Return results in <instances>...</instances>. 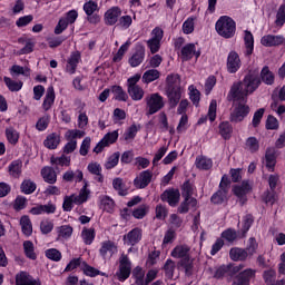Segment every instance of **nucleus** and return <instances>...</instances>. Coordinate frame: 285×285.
<instances>
[{
    "label": "nucleus",
    "mask_w": 285,
    "mask_h": 285,
    "mask_svg": "<svg viewBox=\"0 0 285 285\" xmlns=\"http://www.w3.org/2000/svg\"><path fill=\"white\" fill-rule=\"evenodd\" d=\"M89 122V118L87 116L86 111H79L78 116V128L81 130H85L87 128V125Z\"/></svg>",
    "instance_id": "0e129e2a"
},
{
    "label": "nucleus",
    "mask_w": 285,
    "mask_h": 285,
    "mask_svg": "<svg viewBox=\"0 0 285 285\" xmlns=\"http://www.w3.org/2000/svg\"><path fill=\"white\" fill-rule=\"evenodd\" d=\"M46 257L52 262H60L62 254L59 252V249H47Z\"/></svg>",
    "instance_id": "e2e57ef3"
},
{
    "label": "nucleus",
    "mask_w": 285,
    "mask_h": 285,
    "mask_svg": "<svg viewBox=\"0 0 285 285\" xmlns=\"http://www.w3.org/2000/svg\"><path fill=\"white\" fill-rule=\"evenodd\" d=\"M196 167L200 170H209L213 167V160L206 156H199L196 159Z\"/></svg>",
    "instance_id": "72a5a7b5"
},
{
    "label": "nucleus",
    "mask_w": 285,
    "mask_h": 285,
    "mask_svg": "<svg viewBox=\"0 0 285 285\" xmlns=\"http://www.w3.org/2000/svg\"><path fill=\"white\" fill-rule=\"evenodd\" d=\"M285 42V38L281 35H265L262 37L261 43L266 48L279 47Z\"/></svg>",
    "instance_id": "9d476101"
},
{
    "label": "nucleus",
    "mask_w": 285,
    "mask_h": 285,
    "mask_svg": "<svg viewBox=\"0 0 285 285\" xmlns=\"http://www.w3.org/2000/svg\"><path fill=\"white\" fill-rule=\"evenodd\" d=\"M3 81L6 86L8 87L9 91L11 92H18L21 90L23 82L21 80H13L10 77H3Z\"/></svg>",
    "instance_id": "7c9ffc66"
},
{
    "label": "nucleus",
    "mask_w": 285,
    "mask_h": 285,
    "mask_svg": "<svg viewBox=\"0 0 285 285\" xmlns=\"http://www.w3.org/2000/svg\"><path fill=\"white\" fill-rule=\"evenodd\" d=\"M119 137L118 130H114L105 135V137L96 145L94 153L100 154L106 147L115 144Z\"/></svg>",
    "instance_id": "0eeeda50"
},
{
    "label": "nucleus",
    "mask_w": 285,
    "mask_h": 285,
    "mask_svg": "<svg viewBox=\"0 0 285 285\" xmlns=\"http://www.w3.org/2000/svg\"><path fill=\"white\" fill-rule=\"evenodd\" d=\"M166 95L168 97L170 107L175 108L181 99L183 89H181V87L166 88Z\"/></svg>",
    "instance_id": "4468645a"
},
{
    "label": "nucleus",
    "mask_w": 285,
    "mask_h": 285,
    "mask_svg": "<svg viewBox=\"0 0 285 285\" xmlns=\"http://www.w3.org/2000/svg\"><path fill=\"white\" fill-rule=\"evenodd\" d=\"M147 115L153 116L165 107L164 97L159 92H153L146 97Z\"/></svg>",
    "instance_id": "39448f33"
},
{
    "label": "nucleus",
    "mask_w": 285,
    "mask_h": 285,
    "mask_svg": "<svg viewBox=\"0 0 285 285\" xmlns=\"http://www.w3.org/2000/svg\"><path fill=\"white\" fill-rule=\"evenodd\" d=\"M216 117H217V101L214 99L210 101L207 116L200 117L198 120V125H203L207 120H209L210 122H214L216 120Z\"/></svg>",
    "instance_id": "412c9836"
},
{
    "label": "nucleus",
    "mask_w": 285,
    "mask_h": 285,
    "mask_svg": "<svg viewBox=\"0 0 285 285\" xmlns=\"http://www.w3.org/2000/svg\"><path fill=\"white\" fill-rule=\"evenodd\" d=\"M51 164L55 166H66L68 167L70 165V157L62 155L61 157H51Z\"/></svg>",
    "instance_id": "13d9d810"
},
{
    "label": "nucleus",
    "mask_w": 285,
    "mask_h": 285,
    "mask_svg": "<svg viewBox=\"0 0 285 285\" xmlns=\"http://www.w3.org/2000/svg\"><path fill=\"white\" fill-rule=\"evenodd\" d=\"M259 85L261 79L258 76L249 73L245 77L243 82H236L233 85L228 94V100L245 102L246 97L256 91Z\"/></svg>",
    "instance_id": "f257e3e1"
},
{
    "label": "nucleus",
    "mask_w": 285,
    "mask_h": 285,
    "mask_svg": "<svg viewBox=\"0 0 285 285\" xmlns=\"http://www.w3.org/2000/svg\"><path fill=\"white\" fill-rule=\"evenodd\" d=\"M81 237H82V240H83V243L86 245H91L92 242L95 240L96 232L92 228H90V229H82Z\"/></svg>",
    "instance_id": "3c124183"
},
{
    "label": "nucleus",
    "mask_w": 285,
    "mask_h": 285,
    "mask_svg": "<svg viewBox=\"0 0 285 285\" xmlns=\"http://www.w3.org/2000/svg\"><path fill=\"white\" fill-rule=\"evenodd\" d=\"M190 247L188 245H177L171 252V256L177 259H187L189 257Z\"/></svg>",
    "instance_id": "5701e85b"
},
{
    "label": "nucleus",
    "mask_w": 285,
    "mask_h": 285,
    "mask_svg": "<svg viewBox=\"0 0 285 285\" xmlns=\"http://www.w3.org/2000/svg\"><path fill=\"white\" fill-rule=\"evenodd\" d=\"M265 165L269 171H274L276 165V154L274 148H268L266 150Z\"/></svg>",
    "instance_id": "cd10ccee"
},
{
    "label": "nucleus",
    "mask_w": 285,
    "mask_h": 285,
    "mask_svg": "<svg viewBox=\"0 0 285 285\" xmlns=\"http://www.w3.org/2000/svg\"><path fill=\"white\" fill-rule=\"evenodd\" d=\"M88 171L95 176H97V180L99 183H102L104 181V176L101 175V171H102V168L100 166L99 163L97 161H91L89 163L88 165Z\"/></svg>",
    "instance_id": "f704fd0d"
},
{
    "label": "nucleus",
    "mask_w": 285,
    "mask_h": 285,
    "mask_svg": "<svg viewBox=\"0 0 285 285\" xmlns=\"http://www.w3.org/2000/svg\"><path fill=\"white\" fill-rule=\"evenodd\" d=\"M6 136L9 144L11 145H17V142L19 141V132L13 128H7Z\"/></svg>",
    "instance_id": "4d7b16f0"
},
{
    "label": "nucleus",
    "mask_w": 285,
    "mask_h": 285,
    "mask_svg": "<svg viewBox=\"0 0 285 285\" xmlns=\"http://www.w3.org/2000/svg\"><path fill=\"white\" fill-rule=\"evenodd\" d=\"M250 188L252 187L249 183L247 180H244L242 185H237L234 187V193L238 198L243 199L246 196V194L250 190Z\"/></svg>",
    "instance_id": "58836bf2"
},
{
    "label": "nucleus",
    "mask_w": 285,
    "mask_h": 285,
    "mask_svg": "<svg viewBox=\"0 0 285 285\" xmlns=\"http://www.w3.org/2000/svg\"><path fill=\"white\" fill-rule=\"evenodd\" d=\"M276 24L283 27L285 24V4L281 6L277 12Z\"/></svg>",
    "instance_id": "774afa93"
},
{
    "label": "nucleus",
    "mask_w": 285,
    "mask_h": 285,
    "mask_svg": "<svg viewBox=\"0 0 285 285\" xmlns=\"http://www.w3.org/2000/svg\"><path fill=\"white\" fill-rule=\"evenodd\" d=\"M111 92L114 98L118 101H126L128 99V95L120 86H112Z\"/></svg>",
    "instance_id": "de8ad7c7"
},
{
    "label": "nucleus",
    "mask_w": 285,
    "mask_h": 285,
    "mask_svg": "<svg viewBox=\"0 0 285 285\" xmlns=\"http://www.w3.org/2000/svg\"><path fill=\"white\" fill-rule=\"evenodd\" d=\"M258 248V243L256 242V238H249L248 246L245 249L248 254V257H252L256 254V250Z\"/></svg>",
    "instance_id": "338daca9"
},
{
    "label": "nucleus",
    "mask_w": 285,
    "mask_h": 285,
    "mask_svg": "<svg viewBox=\"0 0 285 285\" xmlns=\"http://www.w3.org/2000/svg\"><path fill=\"white\" fill-rule=\"evenodd\" d=\"M242 67V59L236 51H230L227 56V71L236 73Z\"/></svg>",
    "instance_id": "1a4fd4ad"
},
{
    "label": "nucleus",
    "mask_w": 285,
    "mask_h": 285,
    "mask_svg": "<svg viewBox=\"0 0 285 285\" xmlns=\"http://www.w3.org/2000/svg\"><path fill=\"white\" fill-rule=\"evenodd\" d=\"M151 178L153 173L150 170H144L135 178L134 185L138 189H144L150 184Z\"/></svg>",
    "instance_id": "2eb2a0df"
},
{
    "label": "nucleus",
    "mask_w": 285,
    "mask_h": 285,
    "mask_svg": "<svg viewBox=\"0 0 285 285\" xmlns=\"http://www.w3.org/2000/svg\"><path fill=\"white\" fill-rule=\"evenodd\" d=\"M119 153H114L112 155H110L105 164V168L108 170L115 168L119 163Z\"/></svg>",
    "instance_id": "6e6d98bb"
},
{
    "label": "nucleus",
    "mask_w": 285,
    "mask_h": 285,
    "mask_svg": "<svg viewBox=\"0 0 285 285\" xmlns=\"http://www.w3.org/2000/svg\"><path fill=\"white\" fill-rule=\"evenodd\" d=\"M141 236V229H138V227H136L135 229H131L130 233L124 236L125 244L128 246H135L140 242Z\"/></svg>",
    "instance_id": "a211bd4d"
},
{
    "label": "nucleus",
    "mask_w": 285,
    "mask_h": 285,
    "mask_svg": "<svg viewBox=\"0 0 285 285\" xmlns=\"http://www.w3.org/2000/svg\"><path fill=\"white\" fill-rule=\"evenodd\" d=\"M131 273V263L125 254L119 258V269L116 272V276L119 282H125L129 278Z\"/></svg>",
    "instance_id": "423d86ee"
},
{
    "label": "nucleus",
    "mask_w": 285,
    "mask_h": 285,
    "mask_svg": "<svg viewBox=\"0 0 285 285\" xmlns=\"http://www.w3.org/2000/svg\"><path fill=\"white\" fill-rule=\"evenodd\" d=\"M229 256L234 262H244L248 256V252L246 249H242L240 247H233L229 252Z\"/></svg>",
    "instance_id": "b1692460"
},
{
    "label": "nucleus",
    "mask_w": 285,
    "mask_h": 285,
    "mask_svg": "<svg viewBox=\"0 0 285 285\" xmlns=\"http://www.w3.org/2000/svg\"><path fill=\"white\" fill-rule=\"evenodd\" d=\"M227 200V189L220 188L212 196V202L216 205H220Z\"/></svg>",
    "instance_id": "a18cd8bd"
},
{
    "label": "nucleus",
    "mask_w": 285,
    "mask_h": 285,
    "mask_svg": "<svg viewBox=\"0 0 285 285\" xmlns=\"http://www.w3.org/2000/svg\"><path fill=\"white\" fill-rule=\"evenodd\" d=\"M167 89H175L176 87H180V76L178 73H170L166 79Z\"/></svg>",
    "instance_id": "09e8293b"
},
{
    "label": "nucleus",
    "mask_w": 285,
    "mask_h": 285,
    "mask_svg": "<svg viewBox=\"0 0 285 285\" xmlns=\"http://www.w3.org/2000/svg\"><path fill=\"white\" fill-rule=\"evenodd\" d=\"M80 61H81L80 52L79 51L71 52L67 61V67H66L67 72L70 75H73Z\"/></svg>",
    "instance_id": "6ab92c4d"
},
{
    "label": "nucleus",
    "mask_w": 285,
    "mask_h": 285,
    "mask_svg": "<svg viewBox=\"0 0 285 285\" xmlns=\"http://www.w3.org/2000/svg\"><path fill=\"white\" fill-rule=\"evenodd\" d=\"M41 175L45 181L48 184H55L57 181L56 171L51 167H43Z\"/></svg>",
    "instance_id": "c9c22d12"
},
{
    "label": "nucleus",
    "mask_w": 285,
    "mask_h": 285,
    "mask_svg": "<svg viewBox=\"0 0 285 285\" xmlns=\"http://www.w3.org/2000/svg\"><path fill=\"white\" fill-rule=\"evenodd\" d=\"M266 129L267 130H278L279 121L275 116L269 115L266 120Z\"/></svg>",
    "instance_id": "680f3d73"
},
{
    "label": "nucleus",
    "mask_w": 285,
    "mask_h": 285,
    "mask_svg": "<svg viewBox=\"0 0 285 285\" xmlns=\"http://www.w3.org/2000/svg\"><path fill=\"white\" fill-rule=\"evenodd\" d=\"M195 30V18L189 17L183 24V31L185 35H191Z\"/></svg>",
    "instance_id": "052dcab7"
},
{
    "label": "nucleus",
    "mask_w": 285,
    "mask_h": 285,
    "mask_svg": "<svg viewBox=\"0 0 285 285\" xmlns=\"http://www.w3.org/2000/svg\"><path fill=\"white\" fill-rule=\"evenodd\" d=\"M83 11L87 17H91L96 11H98V3L96 1L89 0L83 4Z\"/></svg>",
    "instance_id": "5fc2aeb1"
},
{
    "label": "nucleus",
    "mask_w": 285,
    "mask_h": 285,
    "mask_svg": "<svg viewBox=\"0 0 285 285\" xmlns=\"http://www.w3.org/2000/svg\"><path fill=\"white\" fill-rule=\"evenodd\" d=\"M264 279L267 285H285V281H277V283H275L276 281L275 269H267L266 272H264Z\"/></svg>",
    "instance_id": "473e14b6"
},
{
    "label": "nucleus",
    "mask_w": 285,
    "mask_h": 285,
    "mask_svg": "<svg viewBox=\"0 0 285 285\" xmlns=\"http://www.w3.org/2000/svg\"><path fill=\"white\" fill-rule=\"evenodd\" d=\"M216 31L220 37L232 39L236 32V22L229 16H222L216 22Z\"/></svg>",
    "instance_id": "7ed1b4c3"
},
{
    "label": "nucleus",
    "mask_w": 285,
    "mask_h": 285,
    "mask_svg": "<svg viewBox=\"0 0 285 285\" xmlns=\"http://www.w3.org/2000/svg\"><path fill=\"white\" fill-rule=\"evenodd\" d=\"M23 249H24L26 256L28 258L36 259L37 256L33 252V244L30 240H26L23 243Z\"/></svg>",
    "instance_id": "69168bd1"
},
{
    "label": "nucleus",
    "mask_w": 285,
    "mask_h": 285,
    "mask_svg": "<svg viewBox=\"0 0 285 285\" xmlns=\"http://www.w3.org/2000/svg\"><path fill=\"white\" fill-rule=\"evenodd\" d=\"M250 112V107L245 102H239L235 106L230 119L233 122H242Z\"/></svg>",
    "instance_id": "6e6552de"
},
{
    "label": "nucleus",
    "mask_w": 285,
    "mask_h": 285,
    "mask_svg": "<svg viewBox=\"0 0 285 285\" xmlns=\"http://www.w3.org/2000/svg\"><path fill=\"white\" fill-rule=\"evenodd\" d=\"M99 253L104 259H110L112 255L117 253V246L112 240H105L101 243Z\"/></svg>",
    "instance_id": "dca6fc26"
},
{
    "label": "nucleus",
    "mask_w": 285,
    "mask_h": 285,
    "mask_svg": "<svg viewBox=\"0 0 285 285\" xmlns=\"http://www.w3.org/2000/svg\"><path fill=\"white\" fill-rule=\"evenodd\" d=\"M86 132L80 129H68L65 134L67 141H77L76 139H81Z\"/></svg>",
    "instance_id": "79ce46f5"
},
{
    "label": "nucleus",
    "mask_w": 285,
    "mask_h": 285,
    "mask_svg": "<svg viewBox=\"0 0 285 285\" xmlns=\"http://www.w3.org/2000/svg\"><path fill=\"white\" fill-rule=\"evenodd\" d=\"M16 285H40L28 272H19L16 276Z\"/></svg>",
    "instance_id": "f3484780"
},
{
    "label": "nucleus",
    "mask_w": 285,
    "mask_h": 285,
    "mask_svg": "<svg viewBox=\"0 0 285 285\" xmlns=\"http://www.w3.org/2000/svg\"><path fill=\"white\" fill-rule=\"evenodd\" d=\"M121 16V10L118 7L110 8L105 14V21L108 26L117 23L118 18Z\"/></svg>",
    "instance_id": "4be33fe9"
},
{
    "label": "nucleus",
    "mask_w": 285,
    "mask_h": 285,
    "mask_svg": "<svg viewBox=\"0 0 285 285\" xmlns=\"http://www.w3.org/2000/svg\"><path fill=\"white\" fill-rule=\"evenodd\" d=\"M261 78H262L263 82L268 86H272L275 82V76H274L273 71L269 70L268 66H265L262 69Z\"/></svg>",
    "instance_id": "4c0bfd02"
},
{
    "label": "nucleus",
    "mask_w": 285,
    "mask_h": 285,
    "mask_svg": "<svg viewBox=\"0 0 285 285\" xmlns=\"http://www.w3.org/2000/svg\"><path fill=\"white\" fill-rule=\"evenodd\" d=\"M100 204H101L102 208L108 213H111L115 207V203H114L112 198H110L107 195L100 196Z\"/></svg>",
    "instance_id": "603ef678"
},
{
    "label": "nucleus",
    "mask_w": 285,
    "mask_h": 285,
    "mask_svg": "<svg viewBox=\"0 0 285 285\" xmlns=\"http://www.w3.org/2000/svg\"><path fill=\"white\" fill-rule=\"evenodd\" d=\"M202 52L200 50H197L195 43H187L181 48V59L183 61H189L194 57L198 59L200 57Z\"/></svg>",
    "instance_id": "9b49d317"
},
{
    "label": "nucleus",
    "mask_w": 285,
    "mask_h": 285,
    "mask_svg": "<svg viewBox=\"0 0 285 285\" xmlns=\"http://www.w3.org/2000/svg\"><path fill=\"white\" fill-rule=\"evenodd\" d=\"M114 188L119 193L120 196L127 195V188L124 185V181L121 178L117 177L112 181Z\"/></svg>",
    "instance_id": "bf43d9fd"
},
{
    "label": "nucleus",
    "mask_w": 285,
    "mask_h": 285,
    "mask_svg": "<svg viewBox=\"0 0 285 285\" xmlns=\"http://www.w3.org/2000/svg\"><path fill=\"white\" fill-rule=\"evenodd\" d=\"M244 42L246 47V55L250 56L254 51V36L250 31L246 30L244 35Z\"/></svg>",
    "instance_id": "ea45409f"
},
{
    "label": "nucleus",
    "mask_w": 285,
    "mask_h": 285,
    "mask_svg": "<svg viewBox=\"0 0 285 285\" xmlns=\"http://www.w3.org/2000/svg\"><path fill=\"white\" fill-rule=\"evenodd\" d=\"M160 77V72L157 69H149L142 75V82L144 83H151L158 80Z\"/></svg>",
    "instance_id": "e433bc0d"
},
{
    "label": "nucleus",
    "mask_w": 285,
    "mask_h": 285,
    "mask_svg": "<svg viewBox=\"0 0 285 285\" xmlns=\"http://www.w3.org/2000/svg\"><path fill=\"white\" fill-rule=\"evenodd\" d=\"M30 72H31V70L28 66L22 67L19 65H13L10 68V75L12 77L23 76V77L28 78V77H30Z\"/></svg>",
    "instance_id": "c85d7f7f"
},
{
    "label": "nucleus",
    "mask_w": 285,
    "mask_h": 285,
    "mask_svg": "<svg viewBox=\"0 0 285 285\" xmlns=\"http://www.w3.org/2000/svg\"><path fill=\"white\" fill-rule=\"evenodd\" d=\"M219 132L224 139H229L233 132V127L228 121H224L219 125Z\"/></svg>",
    "instance_id": "8fccbe9b"
},
{
    "label": "nucleus",
    "mask_w": 285,
    "mask_h": 285,
    "mask_svg": "<svg viewBox=\"0 0 285 285\" xmlns=\"http://www.w3.org/2000/svg\"><path fill=\"white\" fill-rule=\"evenodd\" d=\"M132 277L136 285H146L145 271L142 267H135L132 272Z\"/></svg>",
    "instance_id": "c03bdc74"
},
{
    "label": "nucleus",
    "mask_w": 285,
    "mask_h": 285,
    "mask_svg": "<svg viewBox=\"0 0 285 285\" xmlns=\"http://www.w3.org/2000/svg\"><path fill=\"white\" fill-rule=\"evenodd\" d=\"M253 223H254V218H253V215H250V214H247L243 218L242 227H239V233L242 234V237L246 236V234L250 229V226L253 225Z\"/></svg>",
    "instance_id": "a19ab883"
},
{
    "label": "nucleus",
    "mask_w": 285,
    "mask_h": 285,
    "mask_svg": "<svg viewBox=\"0 0 285 285\" xmlns=\"http://www.w3.org/2000/svg\"><path fill=\"white\" fill-rule=\"evenodd\" d=\"M188 91L190 100L194 102L196 107H198L200 101V91L194 85H190L188 87Z\"/></svg>",
    "instance_id": "864d4df0"
},
{
    "label": "nucleus",
    "mask_w": 285,
    "mask_h": 285,
    "mask_svg": "<svg viewBox=\"0 0 285 285\" xmlns=\"http://www.w3.org/2000/svg\"><path fill=\"white\" fill-rule=\"evenodd\" d=\"M56 234H57L56 242L63 243L71 238L73 234V229L71 225H60L59 227H56Z\"/></svg>",
    "instance_id": "f8f14e48"
},
{
    "label": "nucleus",
    "mask_w": 285,
    "mask_h": 285,
    "mask_svg": "<svg viewBox=\"0 0 285 285\" xmlns=\"http://www.w3.org/2000/svg\"><path fill=\"white\" fill-rule=\"evenodd\" d=\"M90 197V189L88 188V184L85 183L83 187L80 189L79 194L67 195L63 198L62 208L63 212H71L73 205H82L87 203Z\"/></svg>",
    "instance_id": "f03ea898"
},
{
    "label": "nucleus",
    "mask_w": 285,
    "mask_h": 285,
    "mask_svg": "<svg viewBox=\"0 0 285 285\" xmlns=\"http://www.w3.org/2000/svg\"><path fill=\"white\" fill-rule=\"evenodd\" d=\"M197 199L194 197H186L181 205L178 207L180 214H186L190 208H196Z\"/></svg>",
    "instance_id": "c756f323"
},
{
    "label": "nucleus",
    "mask_w": 285,
    "mask_h": 285,
    "mask_svg": "<svg viewBox=\"0 0 285 285\" xmlns=\"http://www.w3.org/2000/svg\"><path fill=\"white\" fill-rule=\"evenodd\" d=\"M140 79L141 75L135 73L134 76L129 77L127 81L128 94L134 101H140L145 96L144 89L138 85Z\"/></svg>",
    "instance_id": "20e7f679"
},
{
    "label": "nucleus",
    "mask_w": 285,
    "mask_h": 285,
    "mask_svg": "<svg viewBox=\"0 0 285 285\" xmlns=\"http://www.w3.org/2000/svg\"><path fill=\"white\" fill-rule=\"evenodd\" d=\"M21 167L22 163L20 160H13L8 167L10 176L18 178L21 174Z\"/></svg>",
    "instance_id": "49530a36"
},
{
    "label": "nucleus",
    "mask_w": 285,
    "mask_h": 285,
    "mask_svg": "<svg viewBox=\"0 0 285 285\" xmlns=\"http://www.w3.org/2000/svg\"><path fill=\"white\" fill-rule=\"evenodd\" d=\"M61 142V137H60V134L58 132H51L47 136V138L45 139L43 141V146L47 148V149H50V150H55L58 148V146L60 145Z\"/></svg>",
    "instance_id": "aec40b11"
},
{
    "label": "nucleus",
    "mask_w": 285,
    "mask_h": 285,
    "mask_svg": "<svg viewBox=\"0 0 285 285\" xmlns=\"http://www.w3.org/2000/svg\"><path fill=\"white\" fill-rule=\"evenodd\" d=\"M20 225H21L22 233L26 236H30L32 234V225L29 216L27 215L22 216L20 218Z\"/></svg>",
    "instance_id": "37998d69"
},
{
    "label": "nucleus",
    "mask_w": 285,
    "mask_h": 285,
    "mask_svg": "<svg viewBox=\"0 0 285 285\" xmlns=\"http://www.w3.org/2000/svg\"><path fill=\"white\" fill-rule=\"evenodd\" d=\"M56 99L55 89L52 86L48 87L47 94L45 96L42 108L45 111L50 110Z\"/></svg>",
    "instance_id": "bb28decb"
},
{
    "label": "nucleus",
    "mask_w": 285,
    "mask_h": 285,
    "mask_svg": "<svg viewBox=\"0 0 285 285\" xmlns=\"http://www.w3.org/2000/svg\"><path fill=\"white\" fill-rule=\"evenodd\" d=\"M259 140L255 136H250L247 138L245 142V149L252 154H255L259 150Z\"/></svg>",
    "instance_id": "2f4dec72"
},
{
    "label": "nucleus",
    "mask_w": 285,
    "mask_h": 285,
    "mask_svg": "<svg viewBox=\"0 0 285 285\" xmlns=\"http://www.w3.org/2000/svg\"><path fill=\"white\" fill-rule=\"evenodd\" d=\"M145 59V48L139 46L132 57L129 59V63L132 68H137Z\"/></svg>",
    "instance_id": "393cba45"
},
{
    "label": "nucleus",
    "mask_w": 285,
    "mask_h": 285,
    "mask_svg": "<svg viewBox=\"0 0 285 285\" xmlns=\"http://www.w3.org/2000/svg\"><path fill=\"white\" fill-rule=\"evenodd\" d=\"M179 199H180V191L178 189H166L161 194V200L167 202L171 207H176Z\"/></svg>",
    "instance_id": "ddd939ff"
},
{
    "label": "nucleus",
    "mask_w": 285,
    "mask_h": 285,
    "mask_svg": "<svg viewBox=\"0 0 285 285\" xmlns=\"http://www.w3.org/2000/svg\"><path fill=\"white\" fill-rule=\"evenodd\" d=\"M255 269H245L242 272L233 285H249V279L255 276Z\"/></svg>",
    "instance_id": "a878e982"
}]
</instances>
